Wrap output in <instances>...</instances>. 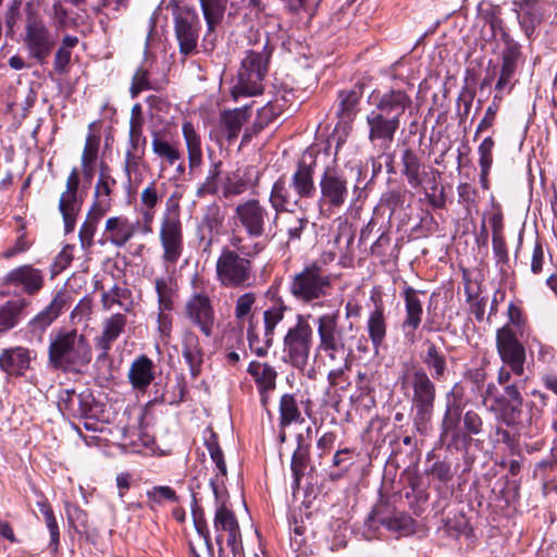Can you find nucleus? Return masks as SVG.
Instances as JSON below:
<instances>
[{"label": "nucleus", "instance_id": "nucleus-17", "mask_svg": "<svg viewBox=\"0 0 557 557\" xmlns=\"http://www.w3.org/2000/svg\"><path fill=\"white\" fill-rule=\"evenodd\" d=\"M213 527L220 557H222V554L224 553V541L234 556L242 552V534L237 519L224 504H219L216 506Z\"/></svg>", "mask_w": 557, "mask_h": 557}, {"label": "nucleus", "instance_id": "nucleus-22", "mask_svg": "<svg viewBox=\"0 0 557 557\" xmlns=\"http://www.w3.org/2000/svg\"><path fill=\"white\" fill-rule=\"evenodd\" d=\"M319 344L317 350L347 346L345 330L339 325L338 310L321 314L315 320Z\"/></svg>", "mask_w": 557, "mask_h": 557}, {"label": "nucleus", "instance_id": "nucleus-54", "mask_svg": "<svg viewBox=\"0 0 557 557\" xmlns=\"http://www.w3.org/2000/svg\"><path fill=\"white\" fill-rule=\"evenodd\" d=\"M257 297L253 293H245L237 297L234 308V317L238 324H243L245 321L249 323V319L253 320L251 310L256 304Z\"/></svg>", "mask_w": 557, "mask_h": 557}, {"label": "nucleus", "instance_id": "nucleus-15", "mask_svg": "<svg viewBox=\"0 0 557 557\" xmlns=\"http://www.w3.org/2000/svg\"><path fill=\"white\" fill-rule=\"evenodd\" d=\"M185 318L206 336L213 335L215 311L210 296L203 290L194 292L184 305Z\"/></svg>", "mask_w": 557, "mask_h": 557}, {"label": "nucleus", "instance_id": "nucleus-25", "mask_svg": "<svg viewBox=\"0 0 557 557\" xmlns=\"http://www.w3.org/2000/svg\"><path fill=\"white\" fill-rule=\"evenodd\" d=\"M65 304V295L63 293H58L51 302L28 322V332L32 333L33 336L40 337L61 314Z\"/></svg>", "mask_w": 557, "mask_h": 557}, {"label": "nucleus", "instance_id": "nucleus-21", "mask_svg": "<svg viewBox=\"0 0 557 557\" xmlns=\"http://www.w3.org/2000/svg\"><path fill=\"white\" fill-rule=\"evenodd\" d=\"M59 407L72 417L95 419L99 413V405L89 391L76 393L64 391L59 398Z\"/></svg>", "mask_w": 557, "mask_h": 557}, {"label": "nucleus", "instance_id": "nucleus-34", "mask_svg": "<svg viewBox=\"0 0 557 557\" xmlns=\"http://www.w3.org/2000/svg\"><path fill=\"white\" fill-rule=\"evenodd\" d=\"M462 410L461 394L458 387L455 386L451 392L447 394L446 410L442 421L443 433H458Z\"/></svg>", "mask_w": 557, "mask_h": 557}, {"label": "nucleus", "instance_id": "nucleus-37", "mask_svg": "<svg viewBox=\"0 0 557 557\" xmlns=\"http://www.w3.org/2000/svg\"><path fill=\"white\" fill-rule=\"evenodd\" d=\"M101 306L104 311H110L117 306L124 312H131L134 307L133 295L129 288L114 284L101 294Z\"/></svg>", "mask_w": 557, "mask_h": 557}, {"label": "nucleus", "instance_id": "nucleus-46", "mask_svg": "<svg viewBox=\"0 0 557 557\" xmlns=\"http://www.w3.org/2000/svg\"><path fill=\"white\" fill-rule=\"evenodd\" d=\"M301 412L298 407L295 396L292 394H284L280 400V426L286 428L292 423H301Z\"/></svg>", "mask_w": 557, "mask_h": 557}, {"label": "nucleus", "instance_id": "nucleus-6", "mask_svg": "<svg viewBox=\"0 0 557 557\" xmlns=\"http://www.w3.org/2000/svg\"><path fill=\"white\" fill-rule=\"evenodd\" d=\"M271 50L265 44L261 51H247L237 73V82L233 86V96H257L263 90V78L268 72Z\"/></svg>", "mask_w": 557, "mask_h": 557}, {"label": "nucleus", "instance_id": "nucleus-52", "mask_svg": "<svg viewBox=\"0 0 557 557\" xmlns=\"http://www.w3.org/2000/svg\"><path fill=\"white\" fill-rule=\"evenodd\" d=\"M154 288L158 295L159 311H171L173 309V283L171 278L158 277L154 280Z\"/></svg>", "mask_w": 557, "mask_h": 557}, {"label": "nucleus", "instance_id": "nucleus-38", "mask_svg": "<svg viewBox=\"0 0 557 557\" xmlns=\"http://www.w3.org/2000/svg\"><path fill=\"white\" fill-rule=\"evenodd\" d=\"M28 305V300L17 298L9 300L0 307V334L14 329L21 322Z\"/></svg>", "mask_w": 557, "mask_h": 557}, {"label": "nucleus", "instance_id": "nucleus-50", "mask_svg": "<svg viewBox=\"0 0 557 557\" xmlns=\"http://www.w3.org/2000/svg\"><path fill=\"white\" fill-rule=\"evenodd\" d=\"M221 164V161H213L211 163L205 181L198 186L196 190V196L198 198H203L208 195H215L218 193Z\"/></svg>", "mask_w": 557, "mask_h": 557}, {"label": "nucleus", "instance_id": "nucleus-20", "mask_svg": "<svg viewBox=\"0 0 557 557\" xmlns=\"http://www.w3.org/2000/svg\"><path fill=\"white\" fill-rule=\"evenodd\" d=\"M421 292L404 284L401 297L405 301V318L401 323V330L407 342H416V332L422 322L423 306L419 298Z\"/></svg>", "mask_w": 557, "mask_h": 557}, {"label": "nucleus", "instance_id": "nucleus-8", "mask_svg": "<svg viewBox=\"0 0 557 557\" xmlns=\"http://www.w3.org/2000/svg\"><path fill=\"white\" fill-rule=\"evenodd\" d=\"M410 384L413 391L412 408L413 424L418 432L424 433L431 421L436 388L432 377L423 369H418L410 375Z\"/></svg>", "mask_w": 557, "mask_h": 557}, {"label": "nucleus", "instance_id": "nucleus-10", "mask_svg": "<svg viewBox=\"0 0 557 557\" xmlns=\"http://www.w3.org/2000/svg\"><path fill=\"white\" fill-rule=\"evenodd\" d=\"M320 198L318 201L320 212L331 215L339 210L348 198V181L345 173L337 165L324 168L319 181Z\"/></svg>", "mask_w": 557, "mask_h": 557}, {"label": "nucleus", "instance_id": "nucleus-23", "mask_svg": "<svg viewBox=\"0 0 557 557\" xmlns=\"http://www.w3.org/2000/svg\"><path fill=\"white\" fill-rule=\"evenodd\" d=\"M137 233V224L125 215H115L107 219L103 230V240L116 248L124 247Z\"/></svg>", "mask_w": 557, "mask_h": 557}, {"label": "nucleus", "instance_id": "nucleus-63", "mask_svg": "<svg viewBox=\"0 0 557 557\" xmlns=\"http://www.w3.org/2000/svg\"><path fill=\"white\" fill-rule=\"evenodd\" d=\"M206 446L210 454L212 461L215 463L216 468L220 470L222 475L226 474V465L223 458V453L218 444V438L214 433L210 435L209 438L206 440Z\"/></svg>", "mask_w": 557, "mask_h": 557}, {"label": "nucleus", "instance_id": "nucleus-44", "mask_svg": "<svg viewBox=\"0 0 557 557\" xmlns=\"http://www.w3.org/2000/svg\"><path fill=\"white\" fill-rule=\"evenodd\" d=\"M403 174L407 177L408 184L412 188H418L422 185V174H424L423 166L411 149H406L401 157Z\"/></svg>", "mask_w": 557, "mask_h": 557}, {"label": "nucleus", "instance_id": "nucleus-26", "mask_svg": "<svg viewBox=\"0 0 557 557\" xmlns=\"http://www.w3.org/2000/svg\"><path fill=\"white\" fill-rule=\"evenodd\" d=\"M422 347L420 357L430 372V377L436 381L446 380L448 374L446 355L431 339H424Z\"/></svg>", "mask_w": 557, "mask_h": 557}, {"label": "nucleus", "instance_id": "nucleus-5", "mask_svg": "<svg viewBox=\"0 0 557 557\" xmlns=\"http://www.w3.org/2000/svg\"><path fill=\"white\" fill-rule=\"evenodd\" d=\"M159 242L162 248V262L174 267L184 251L183 223L177 201L170 198L160 221Z\"/></svg>", "mask_w": 557, "mask_h": 557}, {"label": "nucleus", "instance_id": "nucleus-29", "mask_svg": "<svg viewBox=\"0 0 557 557\" xmlns=\"http://www.w3.org/2000/svg\"><path fill=\"white\" fill-rule=\"evenodd\" d=\"M127 323L126 315L123 313H113L102 322V332L96 338V347L101 350L99 358L106 357L112 344L124 332Z\"/></svg>", "mask_w": 557, "mask_h": 557}, {"label": "nucleus", "instance_id": "nucleus-3", "mask_svg": "<svg viewBox=\"0 0 557 557\" xmlns=\"http://www.w3.org/2000/svg\"><path fill=\"white\" fill-rule=\"evenodd\" d=\"M49 364L63 372L83 373L92 359L87 337L76 330L59 332L48 348Z\"/></svg>", "mask_w": 557, "mask_h": 557}, {"label": "nucleus", "instance_id": "nucleus-32", "mask_svg": "<svg viewBox=\"0 0 557 557\" xmlns=\"http://www.w3.org/2000/svg\"><path fill=\"white\" fill-rule=\"evenodd\" d=\"M182 133L187 150L188 168L190 172H194L202 164L201 136L190 122L183 123Z\"/></svg>", "mask_w": 557, "mask_h": 557}, {"label": "nucleus", "instance_id": "nucleus-1", "mask_svg": "<svg viewBox=\"0 0 557 557\" xmlns=\"http://www.w3.org/2000/svg\"><path fill=\"white\" fill-rule=\"evenodd\" d=\"M411 103L410 96L401 89L371 95L372 109L366 115L368 139L381 153L392 147L400 119Z\"/></svg>", "mask_w": 557, "mask_h": 557}, {"label": "nucleus", "instance_id": "nucleus-64", "mask_svg": "<svg viewBox=\"0 0 557 557\" xmlns=\"http://www.w3.org/2000/svg\"><path fill=\"white\" fill-rule=\"evenodd\" d=\"M463 429L469 435H478L482 432L483 421L480 414L473 410H468L462 418Z\"/></svg>", "mask_w": 557, "mask_h": 557}, {"label": "nucleus", "instance_id": "nucleus-45", "mask_svg": "<svg viewBox=\"0 0 557 557\" xmlns=\"http://www.w3.org/2000/svg\"><path fill=\"white\" fill-rule=\"evenodd\" d=\"M225 220V213L222 207L218 202H212L207 206L201 223L199 225L200 231L212 235H219L223 227Z\"/></svg>", "mask_w": 557, "mask_h": 557}, {"label": "nucleus", "instance_id": "nucleus-62", "mask_svg": "<svg viewBox=\"0 0 557 557\" xmlns=\"http://www.w3.org/2000/svg\"><path fill=\"white\" fill-rule=\"evenodd\" d=\"M482 404L486 407L488 411H494V409L499 408L502 400L505 398L503 394L499 393L497 386L494 383H488L481 393Z\"/></svg>", "mask_w": 557, "mask_h": 557}, {"label": "nucleus", "instance_id": "nucleus-58", "mask_svg": "<svg viewBox=\"0 0 557 557\" xmlns=\"http://www.w3.org/2000/svg\"><path fill=\"white\" fill-rule=\"evenodd\" d=\"M504 97L500 95H494L492 103L486 108L483 119L480 121L474 137L476 138L479 134L487 131L494 125L497 112L499 110V103Z\"/></svg>", "mask_w": 557, "mask_h": 557}, {"label": "nucleus", "instance_id": "nucleus-56", "mask_svg": "<svg viewBox=\"0 0 557 557\" xmlns=\"http://www.w3.org/2000/svg\"><path fill=\"white\" fill-rule=\"evenodd\" d=\"M144 124L134 121L129 124L128 140L125 151L145 152L147 139L144 136Z\"/></svg>", "mask_w": 557, "mask_h": 557}, {"label": "nucleus", "instance_id": "nucleus-18", "mask_svg": "<svg viewBox=\"0 0 557 557\" xmlns=\"http://www.w3.org/2000/svg\"><path fill=\"white\" fill-rule=\"evenodd\" d=\"M496 347L505 366L516 375H522L525 362V349L509 324L497 330Z\"/></svg>", "mask_w": 557, "mask_h": 557}, {"label": "nucleus", "instance_id": "nucleus-57", "mask_svg": "<svg viewBox=\"0 0 557 557\" xmlns=\"http://www.w3.org/2000/svg\"><path fill=\"white\" fill-rule=\"evenodd\" d=\"M495 147V141L492 137H486L480 144L478 148L479 153V164L481 168V178H485L490 172V169L493 164V149Z\"/></svg>", "mask_w": 557, "mask_h": 557}, {"label": "nucleus", "instance_id": "nucleus-55", "mask_svg": "<svg viewBox=\"0 0 557 557\" xmlns=\"http://www.w3.org/2000/svg\"><path fill=\"white\" fill-rule=\"evenodd\" d=\"M146 495L151 509L156 506L162 505L164 502L176 503L178 500L175 491L172 487L164 485L153 486L147 491Z\"/></svg>", "mask_w": 557, "mask_h": 557}, {"label": "nucleus", "instance_id": "nucleus-27", "mask_svg": "<svg viewBox=\"0 0 557 557\" xmlns=\"http://www.w3.org/2000/svg\"><path fill=\"white\" fill-rule=\"evenodd\" d=\"M116 186V180L112 176L110 168L102 163L98 180L94 189V201L91 208L109 212L112 207V193Z\"/></svg>", "mask_w": 557, "mask_h": 557}, {"label": "nucleus", "instance_id": "nucleus-47", "mask_svg": "<svg viewBox=\"0 0 557 557\" xmlns=\"http://www.w3.org/2000/svg\"><path fill=\"white\" fill-rule=\"evenodd\" d=\"M249 119L248 108L235 109L226 111L222 115V122L226 131L227 140L237 138L243 125Z\"/></svg>", "mask_w": 557, "mask_h": 557}, {"label": "nucleus", "instance_id": "nucleus-30", "mask_svg": "<svg viewBox=\"0 0 557 557\" xmlns=\"http://www.w3.org/2000/svg\"><path fill=\"white\" fill-rule=\"evenodd\" d=\"M182 355L189 367L191 376L197 377L203 362V350L198 335L191 330L184 331L182 335Z\"/></svg>", "mask_w": 557, "mask_h": 557}, {"label": "nucleus", "instance_id": "nucleus-43", "mask_svg": "<svg viewBox=\"0 0 557 557\" xmlns=\"http://www.w3.org/2000/svg\"><path fill=\"white\" fill-rule=\"evenodd\" d=\"M106 214L107 212L90 207L78 233L79 243L84 250H89L94 246V236L98 224Z\"/></svg>", "mask_w": 557, "mask_h": 557}, {"label": "nucleus", "instance_id": "nucleus-59", "mask_svg": "<svg viewBox=\"0 0 557 557\" xmlns=\"http://www.w3.org/2000/svg\"><path fill=\"white\" fill-rule=\"evenodd\" d=\"M302 436H298V447L293 454L292 458V471L295 478V482L298 484L300 476L304 474V471L308 461V450L301 446Z\"/></svg>", "mask_w": 557, "mask_h": 557}, {"label": "nucleus", "instance_id": "nucleus-60", "mask_svg": "<svg viewBox=\"0 0 557 557\" xmlns=\"http://www.w3.org/2000/svg\"><path fill=\"white\" fill-rule=\"evenodd\" d=\"M318 352H322L329 359V361L333 366L344 364L345 362H350V357L352 350L347 346H338V347H330L321 350H317Z\"/></svg>", "mask_w": 557, "mask_h": 557}, {"label": "nucleus", "instance_id": "nucleus-51", "mask_svg": "<svg viewBox=\"0 0 557 557\" xmlns=\"http://www.w3.org/2000/svg\"><path fill=\"white\" fill-rule=\"evenodd\" d=\"M145 152L125 151L123 171L129 185H136L140 181V165Z\"/></svg>", "mask_w": 557, "mask_h": 557}, {"label": "nucleus", "instance_id": "nucleus-48", "mask_svg": "<svg viewBox=\"0 0 557 557\" xmlns=\"http://www.w3.org/2000/svg\"><path fill=\"white\" fill-rule=\"evenodd\" d=\"M209 32L222 21L227 0H199Z\"/></svg>", "mask_w": 557, "mask_h": 557}, {"label": "nucleus", "instance_id": "nucleus-9", "mask_svg": "<svg viewBox=\"0 0 557 557\" xmlns=\"http://www.w3.org/2000/svg\"><path fill=\"white\" fill-rule=\"evenodd\" d=\"M251 257L240 256L224 247L215 264L218 282L226 288H240L249 285L252 278Z\"/></svg>", "mask_w": 557, "mask_h": 557}, {"label": "nucleus", "instance_id": "nucleus-7", "mask_svg": "<svg viewBox=\"0 0 557 557\" xmlns=\"http://www.w3.org/2000/svg\"><path fill=\"white\" fill-rule=\"evenodd\" d=\"M384 528L397 536H406L414 532L416 522L407 513L396 511L386 503L377 504L363 523L362 534L367 540L380 539V529Z\"/></svg>", "mask_w": 557, "mask_h": 557}, {"label": "nucleus", "instance_id": "nucleus-49", "mask_svg": "<svg viewBox=\"0 0 557 557\" xmlns=\"http://www.w3.org/2000/svg\"><path fill=\"white\" fill-rule=\"evenodd\" d=\"M258 176L253 182L246 180L237 174L228 175L224 180L222 195L224 198H232L244 194L249 187H253L258 183Z\"/></svg>", "mask_w": 557, "mask_h": 557}, {"label": "nucleus", "instance_id": "nucleus-2", "mask_svg": "<svg viewBox=\"0 0 557 557\" xmlns=\"http://www.w3.org/2000/svg\"><path fill=\"white\" fill-rule=\"evenodd\" d=\"M315 194L313 166L299 162L292 177L281 175L272 185L269 202L275 211L274 221L282 212H293L300 207L302 198H311Z\"/></svg>", "mask_w": 557, "mask_h": 557}, {"label": "nucleus", "instance_id": "nucleus-12", "mask_svg": "<svg viewBox=\"0 0 557 557\" xmlns=\"http://www.w3.org/2000/svg\"><path fill=\"white\" fill-rule=\"evenodd\" d=\"M287 306L282 299L275 300L270 307L263 311V336L259 337L256 324L249 319L247 326V341L249 348L258 357H264L273 345L276 326L284 320Z\"/></svg>", "mask_w": 557, "mask_h": 557}, {"label": "nucleus", "instance_id": "nucleus-13", "mask_svg": "<svg viewBox=\"0 0 557 557\" xmlns=\"http://www.w3.org/2000/svg\"><path fill=\"white\" fill-rule=\"evenodd\" d=\"M233 220L250 238H260L267 233L270 211L258 199H246L236 205Z\"/></svg>", "mask_w": 557, "mask_h": 557}, {"label": "nucleus", "instance_id": "nucleus-41", "mask_svg": "<svg viewBox=\"0 0 557 557\" xmlns=\"http://www.w3.org/2000/svg\"><path fill=\"white\" fill-rule=\"evenodd\" d=\"M78 44L76 36L66 35L63 37L61 45L54 54L53 70L60 75L67 74L70 72L72 49Z\"/></svg>", "mask_w": 557, "mask_h": 557}, {"label": "nucleus", "instance_id": "nucleus-61", "mask_svg": "<svg viewBox=\"0 0 557 557\" xmlns=\"http://www.w3.org/2000/svg\"><path fill=\"white\" fill-rule=\"evenodd\" d=\"M149 73L147 69L139 67L132 79L129 92L132 98H136L141 91L150 90L153 88L151 82L148 78Z\"/></svg>", "mask_w": 557, "mask_h": 557}, {"label": "nucleus", "instance_id": "nucleus-36", "mask_svg": "<svg viewBox=\"0 0 557 557\" xmlns=\"http://www.w3.org/2000/svg\"><path fill=\"white\" fill-rule=\"evenodd\" d=\"M367 332L371 344L375 350H379L386 337L387 323L384 306L379 302L369 313L367 320Z\"/></svg>", "mask_w": 557, "mask_h": 557}, {"label": "nucleus", "instance_id": "nucleus-39", "mask_svg": "<svg viewBox=\"0 0 557 557\" xmlns=\"http://www.w3.org/2000/svg\"><path fill=\"white\" fill-rule=\"evenodd\" d=\"M153 377V363L147 356H140L133 361L128 371V379L134 388L146 389Z\"/></svg>", "mask_w": 557, "mask_h": 557}, {"label": "nucleus", "instance_id": "nucleus-35", "mask_svg": "<svg viewBox=\"0 0 557 557\" xmlns=\"http://www.w3.org/2000/svg\"><path fill=\"white\" fill-rule=\"evenodd\" d=\"M361 97L362 88L357 86L338 92L336 115L341 122L345 124H350L352 122L358 111V104Z\"/></svg>", "mask_w": 557, "mask_h": 557}, {"label": "nucleus", "instance_id": "nucleus-16", "mask_svg": "<svg viewBox=\"0 0 557 557\" xmlns=\"http://www.w3.org/2000/svg\"><path fill=\"white\" fill-rule=\"evenodd\" d=\"M175 37L178 42L180 53L184 57L197 52L200 21L194 9L188 7L177 8L174 16Z\"/></svg>", "mask_w": 557, "mask_h": 557}, {"label": "nucleus", "instance_id": "nucleus-19", "mask_svg": "<svg viewBox=\"0 0 557 557\" xmlns=\"http://www.w3.org/2000/svg\"><path fill=\"white\" fill-rule=\"evenodd\" d=\"M55 42V36L41 20L36 17L28 18L25 26L24 44L32 58L39 63H45Z\"/></svg>", "mask_w": 557, "mask_h": 557}, {"label": "nucleus", "instance_id": "nucleus-33", "mask_svg": "<svg viewBox=\"0 0 557 557\" xmlns=\"http://www.w3.org/2000/svg\"><path fill=\"white\" fill-rule=\"evenodd\" d=\"M79 175L77 168H73L70 172L65 190L61 194L59 200L60 212L78 213L83 205V198L78 195Z\"/></svg>", "mask_w": 557, "mask_h": 557}, {"label": "nucleus", "instance_id": "nucleus-31", "mask_svg": "<svg viewBox=\"0 0 557 557\" xmlns=\"http://www.w3.org/2000/svg\"><path fill=\"white\" fill-rule=\"evenodd\" d=\"M513 7L521 27L530 38L533 35L536 25L542 21L539 2L536 0H516L513 1Z\"/></svg>", "mask_w": 557, "mask_h": 557}, {"label": "nucleus", "instance_id": "nucleus-53", "mask_svg": "<svg viewBox=\"0 0 557 557\" xmlns=\"http://www.w3.org/2000/svg\"><path fill=\"white\" fill-rule=\"evenodd\" d=\"M499 420L507 425H515L519 422L522 412V401H507L506 398L502 400L499 408L493 411Z\"/></svg>", "mask_w": 557, "mask_h": 557}, {"label": "nucleus", "instance_id": "nucleus-28", "mask_svg": "<svg viewBox=\"0 0 557 557\" xmlns=\"http://www.w3.org/2000/svg\"><path fill=\"white\" fill-rule=\"evenodd\" d=\"M5 282L12 286H21L29 295L36 294L44 284L42 272L32 265H21L10 271Z\"/></svg>", "mask_w": 557, "mask_h": 557}, {"label": "nucleus", "instance_id": "nucleus-40", "mask_svg": "<svg viewBox=\"0 0 557 557\" xmlns=\"http://www.w3.org/2000/svg\"><path fill=\"white\" fill-rule=\"evenodd\" d=\"M247 371L255 379L259 393H270L275 388L277 372L269 363L251 361Z\"/></svg>", "mask_w": 557, "mask_h": 557}, {"label": "nucleus", "instance_id": "nucleus-42", "mask_svg": "<svg viewBox=\"0 0 557 557\" xmlns=\"http://www.w3.org/2000/svg\"><path fill=\"white\" fill-rule=\"evenodd\" d=\"M151 149L159 159L170 165H174L182 158L178 145L170 143L156 132L152 134Z\"/></svg>", "mask_w": 557, "mask_h": 557}, {"label": "nucleus", "instance_id": "nucleus-4", "mask_svg": "<svg viewBox=\"0 0 557 557\" xmlns=\"http://www.w3.org/2000/svg\"><path fill=\"white\" fill-rule=\"evenodd\" d=\"M332 286L333 275L319 262L313 261L293 275L288 290L297 301L313 304L331 296Z\"/></svg>", "mask_w": 557, "mask_h": 557}, {"label": "nucleus", "instance_id": "nucleus-11", "mask_svg": "<svg viewBox=\"0 0 557 557\" xmlns=\"http://www.w3.org/2000/svg\"><path fill=\"white\" fill-rule=\"evenodd\" d=\"M313 331L308 320L298 314L296 323L289 327L283 338L285 360L297 369H304L309 360Z\"/></svg>", "mask_w": 557, "mask_h": 557}, {"label": "nucleus", "instance_id": "nucleus-14", "mask_svg": "<svg viewBox=\"0 0 557 557\" xmlns=\"http://www.w3.org/2000/svg\"><path fill=\"white\" fill-rule=\"evenodd\" d=\"M491 28L495 30L499 28L505 41V49L502 52V67L499 77L495 85V94L504 97L509 94L515 86L513 77L520 61V46L518 42L509 39L508 35L502 28V20L492 18L490 21Z\"/></svg>", "mask_w": 557, "mask_h": 557}, {"label": "nucleus", "instance_id": "nucleus-24", "mask_svg": "<svg viewBox=\"0 0 557 557\" xmlns=\"http://www.w3.org/2000/svg\"><path fill=\"white\" fill-rule=\"evenodd\" d=\"M33 352L23 346L2 349L0 352V369L8 375L23 376L30 368Z\"/></svg>", "mask_w": 557, "mask_h": 557}]
</instances>
